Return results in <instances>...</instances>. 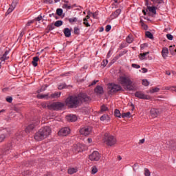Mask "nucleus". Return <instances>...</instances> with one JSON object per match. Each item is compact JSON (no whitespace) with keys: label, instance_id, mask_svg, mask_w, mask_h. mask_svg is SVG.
<instances>
[{"label":"nucleus","instance_id":"1","mask_svg":"<svg viewBox=\"0 0 176 176\" xmlns=\"http://www.w3.org/2000/svg\"><path fill=\"white\" fill-rule=\"evenodd\" d=\"M87 101H90V97L87 96L86 94H79L69 96L65 100V104L69 108H76L80 102Z\"/></svg>","mask_w":176,"mask_h":176},{"label":"nucleus","instance_id":"2","mask_svg":"<svg viewBox=\"0 0 176 176\" xmlns=\"http://www.w3.org/2000/svg\"><path fill=\"white\" fill-rule=\"evenodd\" d=\"M118 81L122 86L128 90V91H134V90H137V84L131 81V79H130V77L129 76H120L118 78Z\"/></svg>","mask_w":176,"mask_h":176},{"label":"nucleus","instance_id":"3","mask_svg":"<svg viewBox=\"0 0 176 176\" xmlns=\"http://www.w3.org/2000/svg\"><path fill=\"white\" fill-rule=\"evenodd\" d=\"M51 133L52 129L50 126H43L35 133L34 140H36V141H42L45 140V138H47Z\"/></svg>","mask_w":176,"mask_h":176},{"label":"nucleus","instance_id":"4","mask_svg":"<svg viewBox=\"0 0 176 176\" xmlns=\"http://www.w3.org/2000/svg\"><path fill=\"white\" fill-rule=\"evenodd\" d=\"M122 90V87L117 84L111 83L108 85V94H115V93H118V91H120Z\"/></svg>","mask_w":176,"mask_h":176},{"label":"nucleus","instance_id":"5","mask_svg":"<svg viewBox=\"0 0 176 176\" xmlns=\"http://www.w3.org/2000/svg\"><path fill=\"white\" fill-rule=\"evenodd\" d=\"M104 141L108 146H112V145H115V144H116V138L113 135H109L107 133L104 134Z\"/></svg>","mask_w":176,"mask_h":176},{"label":"nucleus","instance_id":"6","mask_svg":"<svg viewBox=\"0 0 176 176\" xmlns=\"http://www.w3.org/2000/svg\"><path fill=\"white\" fill-rule=\"evenodd\" d=\"M40 122L39 118L34 119L32 122L25 129V133H31L35 129L36 126H38Z\"/></svg>","mask_w":176,"mask_h":176},{"label":"nucleus","instance_id":"7","mask_svg":"<svg viewBox=\"0 0 176 176\" xmlns=\"http://www.w3.org/2000/svg\"><path fill=\"white\" fill-rule=\"evenodd\" d=\"M65 104L63 102H54L50 105H48L49 109H54V111H58V109H61L62 108H64Z\"/></svg>","mask_w":176,"mask_h":176},{"label":"nucleus","instance_id":"8","mask_svg":"<svg viewBox=\"0 0 176 176\" xmlns=\"http://www.w3.org/2000/svg\"><path fill=\"white\" fill-rule=\"evenodd\" d=\"M89 159L91 162H98L101 159V154L98 151H94L89 155Z\"/></svg>","mask_w":176,"mask_h":176},{"label":"nucleus","instance_id":"9","mask_svg":"<svg viewBox=\"0 0 176 176\" xmlns=\"http://www.w3.org/2000/svg\"><path fill=\"white\" fill-rule=\"evenodd\" d=\"M90 133H91V128L89 126H84L80 130V134H81V135H85V137L89 135Z\"/></svg>","mask_w":176,"mask_h":176},{"label":"nucleus","instance_id":"10","mask_svg":"<svg viewBox=\"0 0 176 176\" xmlns=\"http://www.w3.org/2000/svg\"><path fill=\"white\" fill-rule=\"evenodd\" d=\"M71 133V129L68 127L62 128L58 133V135H60L62 137H65Z\"/></svg>","mask_w":176,"mask_h":176},{"label":"nucleus","instance_id":"11","mask_svg":"<svg viewBox=\"0 0 176 176\" xmlns=\"http://www.w3.org/2000/svg\"><path fill=\"white\" fill-rule=\"evenodd\" d=\"M135 97H137L138 98H140V100H148L149 98V96L147 95H145L144 92L141 91H136L135 93Z\"/></svg>","mask_w":176,"mask_h":176},{"label":"nucleus","instance_id":"12","mask_svg":"<svg viewBox=\"0 0 176 176\" xmlns=\"http://www.w3.org/2000/svg\"><path fill=\"white\" fill-rule=\"evenodd\" d=\"M162 113V110L158 109H152L151 110V116L152 118H157L159 115Z\"/></svg>","mask_w":176,"mask_h":176},{"label":"nucleus","instance_id":"13","mask_svg":"<svg viewBox=\"0 0 176 176\" xmlns=\"http://www.w3.org/2000/svg\"><path fill=\"white\" fill-rule=\"evenodd\" d=\"M67 122H76L78 120V117L74 114H69L66 116Z\"/></svg>","mask_w":176,"mask_h":176},{"label":"nucleus","instance_id":"14","mask_svg":"<svg viewBox=\"0 0 176 176\" xmlns=\"http://www.w3.org/2000/svg\"><path fill=\"white\" fill-rule=\"evenodd\" d=\"M122 13V10L118 9L114 12H113L111 15V19H116V17H118L119 14Z\"/></svg>","mask_w":176,"mask_h":176},{"label":"nucleus","instance_id":"15","mask_svg":"<svg viewBox=\"0 0 176 176\" xmlns=\"http://www.w3.org/2000/svg\"><path fill=\"white\" fill-rule=\"evenodd\" d=\"M8 54H9V51L7 50L3 56L0 57V61H1V63H3V61L5 62L6 60H8L9 56H8Z\"/></svg>","mask_w":176,"mask_h":176},{"label":"nucleus","instance_id":"16","mask_svg":"<svg viewBox=\"0 0 176 176\" xmlns=\"http://www.w3.org/2000/svg\"><path fill=\"white\" fill-rule=\"evenodd\" d=\"M63 33L65 34V36H66V38H69V36H71V30H69V28H65L64 29Z\"/></svg>","mask_w":176,"mask_h":176},{"label":"nucleus","instance_id":"17","mask_svg":"<svg viewBox=\"0 0 176 176\" xmlns=\"http://www.w3.org/2000/svg\"><path fill=\"white\" fill-rule=\"evenodd\" d=\"M162 55L164 58H166L168 56V48L164 47L162 51Z\"/></svg>","mask_w":176,"mask_h":176},{"label":"nucleus","instance_id":"18","mask_svg":"<svg viewBox=\"0 0 176 176\" xmlns=\"http://www.w3.org/2000/svg\"><path fill=\"white\" fill-rule=\"evenodd\" d=\"M68 174H69L70 175H72V174H75V173H78V168L75 167V168H69L68 170H67Z\"/></svg>","mask_w":176,"mask_h":176},{"label":"nucleus","instance_id":"19","mask_svg":"<svg viewBox=\"0 0 176 176\" xmlns=\"http://www.w3.org/2000/svg\"><path fill=\"white\" fill-rule=\"evenodd\" d=\"M61 96V92H55L49 96V98H58Z\"/></svg>","mask_w":176,"mask_h":176},{"label":"nucleus","instance_id":"20","mask_svg":"<svg viewBox=\"0 0 176 176\" xmlns=\"http://www.w3.org/2000/svg\"><path fill=\"white\" fill-rule=\"evenodd\" d=\"M95 92L97 93V94H102V93H104V89L102 87L97 86L95 89Z\"/></svg>","mask_w":176,"mask_h":176},{"label":"nucleus","instance_id":"21","mask_svg":"<svg viewBox=\"0 0 176 176\" xmlns=\"http://www.w3.org/2000/svg\"><path fill=\"white\" fill-rule=\"evenodd\" d=\"M100 120L102 122H104V121L109 122L111 120V118H109V116L104 114L100 117Z\"/></svg>","mask_w":176,"mask_h":176},{"label":"nucleus","instance_id":"22","mask_svg":"<svg viewBox=\"0 0 176 176\" xmlns=\"http://www.w3.org/2000/svg\"><path fill=\"white\" fill-rule=\"evenodd\" d=\"M39 61V57L35 56L33 58V60L32 61V64L33 67H38V62Z\"/></svg>","mask_w":176,"mask_h":176},{"label":"nucleus","instance_id":"23","mask_svg":"<svg viewBox=\"0 0 176 176\" xmlns=\"http://www.w3.org/2000/svg\"><path fill=\"white\" fill-rule=\"evenodd\" d=\"M55 27L56 26L53 23L48 25L46 28L47 33L49 34L50 31H53V30H54Z\"/></svg>","mask_w":176,"mask_h":176},{"label":"nucleus","instance_id":"24","mask_svg":"<svg viewBox=\"0 0 176 176\" xmlns=\"http://www.w3.org/2000/svg\"><path fill=\"white\" fill-rule=\"evenodd\" d=\"M148 10H149L151 13H153V14H156V10L157 9V8L155 7V6H148L147 7Z\"/></svg>","mask_w":176,"mask_h":176},{"label":"nucleus","instance_id":"25","mask_svg":"<svg viewBox=\"0 0 176 176\" xmlns=\"http://www.w3.org/2000/svg\"><path fill=\"white\" fill-rule=\"evenodd\" d=\"M168 145H169V146H170V148H175L174 149H176V142L174 140H170V142H168L167 143Z\"/></svg>","mask_w":176,"mask_h":176},{"label":"nucleus","instance_id":"26","mask_svg":"<svg viewBox=\"0 0 176 176\" xmlns=\"http://www.w3.org/2000/svg\"><path fill=\"white\" fill-rule=\"evenodd\" d=\"M126 40L127 43H133V41H134V38H133V36L129 35L126 37Z\"/></svg>","mask_w":176,"mask_h":176},{"label":"nucleus","instance_id":"27","mask_svg":"<svg viewBox=\"0 0 176 176\" xmlns=\"http://www.w3.org/2000/svg\"><path fill=\"white\" fill-rule=\"evenodd\" d=\"M114 115L116 116V118H122V114L120 113V111H119V109L115 110Z\"/></svg>","mask_w":176,"mask_h":176},{"label":"nucleus","instance_id":"28","mask_svg":"<svg viewBox=\"0 0 176 176\" xmlns=\"http://www.w3.org/2000/svg\"><path fill=\"white\" fill-rule=\"evenodd\" d=\"M91 174H97L98 172V168H97V166H94L91 168Z\"/></svg>","mask_w":176,"mask_h":176},{"label":"nucleus","instance_id":"29","mask_svg":"<svg viewBox=\"0 0 176 176\" xmlns=\"http://www.w3.org/2000/svg\"><path fill=\"white\" fill-rule=\"evenodd\" d=\"M68 21L70 23V24H73V23H76L78 21V18L73 17L68 19Z\"/></svg>","mask_w":176,"mask_h":176},{"label":"nucleus","instance_id":"30","mask_svg":"<svg viewBox=\"0 0 176 176\" xmlns=\"http://www.w3.org/2000/svg\"><path fill=\"white\" fill-rule=\"evenodd\" d=\"M160 90V89H159L158 87L152 88L151 89H150V93H151V94L159 93Z\"/></svg>","mask_w":176,"mask_h":176},{"label":"nucleus","instance_id":"31","mask_svg":"<svg viewBox=\"0 0 176 176\" xmlns=\"http://www.w3.org/2000/svg\"><path fill=\"white\" fill-rule=\"evenodd\" d=\"M145 35L147 38H149V39H153V34H152L151 32H146Z\"/></svg>","mask_w":176,"mask_h":176},{"label":"nucleus","instance_id":"32","mask_svg":"<svg viewBox=\"0 0 176 176\" xmlns=\"http://www.w3.org/2000/svg\"><path fill=\"white\" fill-rule=\"evenodd\" d=\"M89 15L91 16V17H94V19H97V16L98 14H97V12H91L90 11H88Z\"/></svg>","mask_w":176,"mask_h":176},{"label":"nucleus","instance_id":"33","mask_svg":"<svg viewBox=\"0 0 176 176\" xmlns=\"http://www.w3.org/2000/svg\"><path fill=\"white\" fill-rule=\"evenodd\" d=\"M63 25V21H56L54 23L55 27H61Z\"/></svg>","mask_w":176,"mask_h":176},{"label":"nucleus","instance_id":"34","mask_svg":"<svg viewBox=\"0 0 176 176\" xmlns=\"http://www.w3.org/2000/svg\"><path fill=\"white\" fill-rule=\"evenodd\" d=\"M14 8H16L15 5L12 4V6L9 8V9L8 10V13H12V12H13V10H14Z\"/></svg>","mask_w":176,"mask_h":176},{"label":"nucleus","instance_id":"35","mask_svg":"<svg viewBox=\"0 0 176 176\" xmlns=\"http://www.w3.org/2000/svg\"><path fill=\"white\" fill-rule=\"evenodd\" d=\"M56 14H58V16H62L63 15V9L58 8L56 10Z\"/></svg>","mask_w":176,"mask_h":176},{"label":"nucleus","instance_id":"36","mask_svg":"<svg viewBox=\"0 0 176 176\" xmlns=\"http://www.w3.org/2000/svg\"><path fill=\"white\" fill-rule=\"evenodd\" d=\"M130 112H127V113H124L121 115L122 118H130Z\"/></svg>","mask_w":176,"mask_h":176},{"label":"nucleus","instance_id":"37","mask_svg":"<svg viewBox=\"0 0 176 176\" xmlns=\"http://www.w3.org/2000/svg\"><path fill=\"white\" fill-rule=\"evenodd\" d=\"M144 175L145 176H151V172L149 171V169L144 168Z\"/></svg>","mask_w":176,"mask_h":176},{"label":"nucleus","instance_id":"38","mask_svg":"<svg viewBox=\"0 0 176 176\" xmlns=\"http://www.w3.org/2000/svg\"><path fill=\"white\" fill-rule=\"evenodd\" d=\"M74 34H76V35H79V32H80L79 28L75 27L74 28Z\"/></svg>","mask_w":176,"mask_h":176},{"label":"nucleus","instance_id":"39","mask_svg":"<svg viewBox=\"0 0 176 176\" xmlns=\"http://www.w3.org/2000/svg\"><path fill=\"white\" fill-rule=\"evenodd\" d=\"M38 98H46V97H49V94H41L37 96Z\"/></svg>","mask_w":176,"mask_h":176},{"label":"nucleus","instance_id":"40","mask_svg":"<svg viewBox=\"0 0 176 176\" xmlns=\"http://www.w3.org/2000/svg\"><path fill=\"white\" fill-rule=\"evenodd\" d=\"M166 38L169 41H173V39H174V36L170 34H166Z\"/></svg>","mask_w":176,"mask_h":176},{"label":"nucleus","instance_id":"41","mask_svg":"<svg viewBox=\"0 0 176 176\" xmlns=\"http://www.w3.org/2000/svg\"><path fill=\"white\" fill-rule=\"evenodd\" d=\"M83 25L86 27H90V24L89 23L88 21H86V19H83Z\"/></svg>","mask_w":176,"mask_h":176},{"label":"nucleus","instance_id":"42","mask_svg":"<svg viewBox=\"0 0 176 176\" xmlns=\"http://www.w3.org/2000/svg\"><path fill=\"white\" fill-rule=\"evenodd\" d=\"M101 111H102V112H105V111H108V107H107V106H105V105H102L101 107Z\"/></svg>","mask_w":176,"mask_h":176},{"label":"nucleus","instance_id":"43","mask_svg":"<svg viewBox=\"0 0 176 176\" xmlns=\"http://www.w3.org/2000/svg\"><path fill=\"white\" fill-rule=\"evenodd\" d=\"M142 85L143 86H149V82L146 80H142Z\"/></svg>","mask_w":176,"mask_h":176},{"label":"nucleus","instance_id":"44","mask_svg":"<svg viewBox=\"0 0 176 176\" xmlns=\"http://www.w3.org/2000/svg\"><path fill=\"white\" fill-rule=\"evenodd\" d=\"M68 3H66L65 4H63V9H71V6H68Z\"/></svg>","mask_w":176,"mask_h":176},{"label":"nucleus","instance_id":"45","mask_svg":"<svg viewBox=\"0 0 176 176\" xmlns=\"http://www.w3.org/2000/svg\"><path fill=\"white\" fill-rule=\"evenodd\" d=\"M131 66L133 68H136V69L141 68V66H140L139 65H137L135 63L132 64Z\"/></svg>","mask_w":176,"mask_h":176},{"label":"nucleus","instance_id":"46","mask_svg":"<svg viewBox=\"0 0 176 176\" xmlns=\"http://www.w3.org/2000/svg\"><path fill=\"white\" fill-rule=\"evenodd\" d=\"M7 102H12V101H13V98L10 97V96H8L6 98Z\"/></svg>","mask_w":176,"mask_h":176},{"label":"nucleus","instance_id":"47","mask_svg":"<svg viewBox=\"0 0 176 176\" xmlns=\"http://www.w3.org/2000/svg\"><path fill=\"white\" fill-rule=\"evenodd\" d=\"M111 28H112V27L110 25H107L105 29L106 32H109V31H111Z\"/></svg>","mask_w":176,"mask_h":176},{"label":"nucleus","instance_id":"48","mask_svg":"<svg viewBox=\"0 0 176 176\" xmlns=\"http://www.w3.org/2000/svg\"><path fill=\"white\" fill-rule=\"evenodd\" d=\"M5 138H6V136L4 134H2L0 135V142H2L3 141V140H5Z\"/></svg>","mask_w":176,"mask_h":176},{"label":"nucleus","instance_id":"49","mask_svg":"<svg viewBox=\"0 0 176 176\" xmlns=\"http://www.w3.org/2000/svg\"><path fill=\"white\" fill-rule=\"evenodd\" d=\"M149 53V52H144L140 54V56L142 57V58H144V57H145V56H147V54Z\"/></svg>","mask_w":176,"mask_h":176},{"label":"nucleus","instance_id":"50","mask_svg":"<svg viewBox=\"0 0 176 176\" xmlns=\"http://www.w3.org/2000/svg\"><path fill=\"white\" fill-rule=\"evenodd\" d=\"M65 84H62L58 86V89L59 90H63V89H65Z\"/></svg>","mask_w":176,"mask_h":176},{"label":"nucleus","instance_id":"51","mask_svg":"<svg viewBox=\"0 0 176 176\" xmlns=\"http://www.w3.org/2000/svg\"><path fill=\"white\" fill-rule=\"evenodd\" d=\"M107 64H108V60H104L102 62V65H103V67H107Z\"/></svg>","mask_w":176,"mask_h":176},{"label":"nucleus","instance_id":"52","mask_svg":"<svg viewBox=\"0 0 176 176\" xmlns=\"http://www.w3.org/2000/svg\"><path fill=\"white\" fill-rule=\"evenodd\" d=\"M36 21H41L42 20V15H39L38 17L34 19Z\"/></svg>","mask_w":176,"mask_h":176},{"label":"nucleus","instance_id":"53","mask_svg":"<svg viewBox=\"0 0 176 176\" xmlns=\"http://www.w3.org/2000/svg\"><path fill=\"white\" fill-rule=\"evenodd\" d=\"M24 36V31L21 32L20 35L19 36V39H21L23 36Z\"/></svg>","mask_w":176,"mask_h":176},{"label":"nucleus","instance_id":"54","mask_svg":"<svg viewBox=\"0 0 176 176\" xmlns=\"http://www.w3.org/2000/svg\"><path fill=\"white\" fill-rule=\"evenodd\" d=\"M142 74H146V72H148V69L143 67L142 68Z\"/></svg>","mask_w":176,"mask_h":176},{"label":"nucleus","instance_id":"55","mask_svg":"<svg viewBox=\"0 0 176 176\" xmlns=\"http://www.w3.org/2000/svg\"><path fill=\"white\" fill-rule=\"evenodd\" d=\"M32 23H34V21H29L27 24L26 26L27 27H30V25H31V24H32Z\"/></svg>","mask_w":176,"mask_h":176},{"label":"nucleus","instance_id":"56","mask_svg":"<svg viewBox=\"0 0 176 176\" xmlns=\"http://www.w3.org/2000/svg\"><path fill=\"white\" fill-rule=\"evenodd\" d=\"M23 175H30V170H26L22 173Z\"/></svg>","mask_w":176,"mask_h":176},{"label":"nucleus","instance_id":"57","mask_svg":"<svg viewBox=\"0 0 176 176\" xmlns=\"http://www.w3.org/2000/svg\"><path fill=\"white\" fill-rule=\"evenodd\" d=\"M47 87V85H45V87H42L40 91H45V90H46Z\"/></svg>","mask_w":176,"mask_h":176},{"label":"nucleus","instance_id":"58","mask_svg":"<svg viewBox=\"0 0 176 176\" xmlns=\"http://www.w3.org/2000/svg\"><path fill=\"white\" fill-rule=\"evenodd\" d=\"M142 27H143L144 30H148V25H146L145 23H142Z\"/></svg>","mask_w":176,"mask_h":176},{"label":"nucleus","instance_id":"59","mask_svg":"<svg viewBox=\"0 0 176 176\" xmlns=\"http://www.w3.org/2000/svg\"><path fill=\"white\" fill-rule=\"evenodd\" d=\"M98 82V80H94L90 85V86H94V85H96Z\"/></svg>","mask_w":176,"mask_h":176},{"label":"nucleus","instance_id":"60","mask_svg":"<svg viewBox=\"0 0 176 176\" xmlns=\"http://www.w3.org/2000/svg\"><path fill=\"white\" fill-rule=\"evenodd\" d=\"M174 47H175V45H174V46L170 45V46L169 47V50H170V52H173V51L174 50Z\"/></svg>","mask_w":176,"mask_h":176},{"label":"nucleus","instance_id":"61","mask_svg":"<svg viewBox=\"0 0 176 176\" xmlns=\"http://www.w3.org/2000/svg\"><path fill=\"white\" fill-rule=\"evenodd\" d=\"M90 17H91V16L89 15V12H87V15L86 17L84 18V19H86V21H87V20H89V19H90Z\"/></svg>","mask_w":176,"mask_h":176},{"label":"nucleus","instance_id":"62","mask_svg":"<svg viewBox=\"0 0 176 176\" xmlns=\"http://www.w3.org/2000/svg\"><path fill=\"white\" fill-rule=\"evenodd\" d=\"M152 2H155V3H162V2L159 1V0H151Z\"/></svg>","mask_w":176,"mask_h":176},{"label":"nucleus","instance_id":"63","mask_svg":"<svg viewBox=\"0 0 176 176\" xmlns=\"http://www.w3.org/2000/svg\"><path fill=\"white\" fill-rule=\"evenodd\" d=\"M145 142V139H142L140 140V144H144Z\"/></svg>","mask_w":176,"mask_h":176},{"label":"nucleus","instance_id":"64","mask_svg":"<svg viewBox=\"0 0 176 176\" xmlns=\"http://www.w3.org/2000/svg\"><path fill=\"white\" fill-rule=\"evenodd\" d=\"M87 141H88V142H89V144H90V143L92 142L93 140H92L91 138H88V139H87Z\"/></svg>","mask_w":176,"mask_h":176}]
</instances>
